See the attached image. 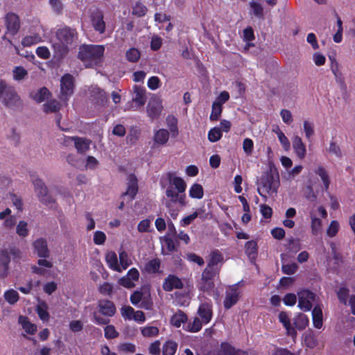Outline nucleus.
Returning <instances> with one entry per match:
<instances>
[{
  "label": "nucleus",
  "mask_w": 355,
  "mask_h": 355,
  "mask_svg": "<svg viewBox=\"0 0 355 355\" xmlns=\"http://www.w3.org/2000/svg\"><path fill=\"white\" fill-rule=\"evenodd\" d=\"M58 42L53 44V47L60 56L65 55L69 51V46L71 45L78 38L75 29L69 27L60 28L56 32Z\"/></svg>",
  "instance_id": "f257e3e1"
},
{
  "label": "nucleus",
  "mask_w": 355,
  "mask_h": 355,
  "mask_svg": "<svg viewBox=\"0 0 355 355\" xmlns=\"http://www.w3.org/2000/svg\"><path fill=\"white\" fill-rule=\"evenodd\" d=\"M104 51L103 45H83L79 48L78 57L86 67L91 68L101 62Z\"/></svg>",
  "instance_id": "f03ea898"
},
{
  "label": "nucleus",
  "mask_w": 355,
  "mask_h": 355,
  "mask_svg": "<svg viewBox=\"0 0 355 355\" xmlns=\"http://www.w3.org/2000/svg\"><path fill=\"white\" fill-rule=\"evenodd\" d=\"M166 196L167 198L166 206L168 209L171 217L175 218L178 216V211L172 209L173 204L179 203L181 206H185L186 195L184 193L175 190L173 187H168L166 189Z\"/></svg>",
  "instance_id": "7ed1b4c3"
},
{
  "label": "nucleus",
  "mask_w": 355,
  "mask_h": 355,
  "mask_svg": "<svg viewBox=\"0 0 355 355\" xmlns=\"http://www.w3.org/2000/svg\"><path fill=\"white\" fill-rule=\"evenodd\" d=\"M130 302L139 308L150 309L153 302L149 288L142 287L140 290L135 291L130 296Z\"/></svg>",
  "instance_id": "20e7f679"
},
{
  "label": "nucleus",
  "mask_w": 355,
  "mask_h": 355,
  "mask_svg": "<svg viewBox=\"0 0 355 355\" xmlns=\"http://www.w3.org/2000/svg\"><path fill=\"white\" fill-rule=\"evenodd\" d=\"M279 182L275 180L272 173H266L262 176L260 180L259 186L258 187L259 193L266 199V194H272L277 192Z\"/></svg>",
  "instance_id": "39448f33"
},
{
  "label": "nucleus",
  "mask_w": 355,
  "mask_h": 355,
  "mask_svg": "<svg viewBox=\"0 0 355 355\" xmlns=\"http://www.w3.org/2000/svg\"><path fill=\"white\" fill-rule=\"evenodd\" d=\"M163 110L162 99L157 96L151 97L146 107L148 116L152 120L157 119Z\"/></svg>",
  "instance_id": "423d86ee"
},
{
  "label": "nucleus",
  "mask_w": 355,
  "mask_h": 355,
  "mask_svg": "<svg viewBox=\"0 0 355 355\" xmlns=\"http://www.w3.org/2000/svg\"><path fill=\"white\" fill-rule=\"evenodd\" d=\"M33 183L37 196L42 202L48 205L55 202V200L48 195V189L42 180L36 178Z\"/></svg>",
  "instance_id": "0eeeda50"
},
{
  "label": "nucleus",
  "mask_w": 355,
  "mask_h": 355,
  "mask_svg": "<svg viewBox=\"0 0 355 355\" xmlns=\"http://www.w3.org/2000/svg\"><path fill=\"white\" fill-rule=\"evenodd\" d=\"M2 103L9 108L19 107L22 105L21 100L15 89L10 87L1 98Z\"/></svg>",
  "instance_id": "6e6552de"
},
{
  "label": "nucleus",
  "mask_w": 355,
  "mask_h": 355,
  "mask_svg": "<svg viewBox=\"0 0 355 355\" xmlns=\"http://www.w3.org/2000/svg\"><path fill=\"white\" fill-rule=\"evenodd\" d=\"M297 295L298 306L304 311H310L313 306V303L315 302V295L308 290H303L298 292Z\"/></svg>",
  "instance_id": "1a4fd4ad"
},
{
  "label": "nucleus",
  "mask_w": 355,
  "mask_h": 355,
  "mask_svg": "<svg viewBox=\"0 0 355 355\" xmlns=\"http://www.w3.org/2000/svg\"><path fill=\"white\" fill-rule=\"evenodd\" d=\"M241 297V291H239L237 285L234 284L229 287L225 293V297L223 302L224 307L230 309L237 303Z\"/></svg>",
  "instance_id": "9d476101"
},
{
  "label": "nucleus",
  "mask_w": 355,
  "mask_h": 355,
  "mask_svg": "<svg viewBox=\"0 0 355 355\" xmlns=\"http://www.w3.org/2000/svg\"><path fill=\"white\" fill-rule=\"evenodd\" d=\"M139 272L135 268H132L128 272L127 275L119 279V284L127 288H132L135 286V282L139 279Z\"/></svg>",
  "instance_id": "9b49d317"
},
{
  "label": "nucleus",
  "mask_w": 355,
  "mask_h": 355,
  "mask_svg": "<svg viewBox=\"0 0 355 355\" xmlns=\"http://www.w3.org/2000/svg\"><path fill=\"white\" fill-rule=\"evenodd\" d=\"M5 21L8 32L15 35L20 28L19 17L13 12H9L6 15Z\"/></svg>",
  "instance_id": "f8f14e48"
},
{
  "label": "nucleus",
  "mask_w": 355,
  "mask_h": 355,
  "mask_svg": "<svg viewBox=\"0 0 355 355\" xmlns=\"http://www.w3.org/2000/svg\"><path fill=\"white\" fill-rule=\"evenodd\" d=\"M73 141L75 148L79 153H85L90 147L92 141L85 137H68L66 141Z\"/></svg>",
  "instance_id": "ddd939ff"
},
{
  "label": "nucleus",
  "mask_w": 355,
  "mask_h": 355,
  "mask_svg": "<svg viewBox=\"0 0 355 355\" xmlns=\"http://www.w3.org/2000/svg\"><path fill=\"white\" fill-rule=\"evenodd\" d=\"M128 188L125 192L123 193L122 197L128 196L129 200H132L138 192L137 178L134 174L128 177Z\"/></svg>",
  "instance_id": "4468645a"
},
{
  "label": "nucleus",
  "mask_w": 355,
  "mask_h": 355,
  "mask_svg": "<svg viewBox=\"0 0 355 355\" xmlns=\"http://www.w3.org/2000/svg\"><path fill=\"white\" fill-rule=\"evenodd\" d=\"M34 252L41 258H48L50 256V251L48 248L47 241L44 239H37L33 243Z\"/></svg>",
  "instance_id": "2eb2a0df"
},
{
  "label": "nucleus",
  "mask_w": 355,
  "mask_h": 355,
  "mask_svg": "<svg viewBox=\"0 0 355 355\" xmlns=\"http://www.w3.org/2000/svg\"><path fill=\"white\" fill-rule=\"evenodd\" d=\"M62 96H70L73 91V77L70 74H65L60 80Z\"/></svg>",
  "instance_id": "dca6fc26"
},
{
  "label": "nucleus",
  "mask_w": 355,
  "mask_h": 355,
  "mask_svg": "<svg viewBox=\"0 0 355 355\" xmlns=\"http://www.w3.org/2000/svg\"><path fill=\"white\" fill-rule=\"evenodd\" d=\"M163 289L166 291H171L173 289H180L183 287V283L178 277L170 275L163 283Z\"/></svg>",
  "instance_id": "f3484780"
},
{
  "label": "nucleus",
  "mask_w": 355,
  "mask_h": 355,
  "mask_svg": "<svg viewBox=\"0 0 355 355\" xmlns=\"http://www.w3.org/2000/svg\"><path fill=\"white\" fill-rule=\"evenodd\" d=\"M99 312L107 317L113 316L116 313V307L114 303L110 300H103L98 302Z\"/></svg>",
  "instance_id": "a211bd4d"
},
{
  "label": "nucleus",
  "mask_w": 355,
  "mask_h": 355,
  "mask_svg": "<svg viewBox=\"0 0 355 355\" xmlns=\"http://www.w3.org/2000/svg\"><path fill=\"white\" fill-rule=\"evenodd\" d=\"M168 179L169 182L168 187H173V189L181 193L185 192L187 184L182 178L175 176L172 173H168Z\"/></svg>",
  "instance_id": "6ab92c4d"
},
{
  "label": "nucleus",
  "mask_w": 355,
  "mask_h": 355,
  "mask_svg": "<svg viewBox=\"0 0 355 355\" xmlns=\"http://www.w3.org/2000/svg\"><path fill=\"white\" fill-rule=\"evenodd\" d=\"M132 101L137 104L138 107L143 106L146 101V89L138 85L133 87Z\"/></svg>",
  "instance_id": "aec40b11"
},
{
  "label": "nucleus",
  "mask_w": 355,
  "mask_h": 355,
  "mask_svg": "<svg viewBox=\"0 0 355 355\" xmlns=\"http://www.w3.org/2000/svg\"><path fill=\"white\" fill-rule=\"evenodd\" d=\"M293 148L297 155V157L300 159H302L305 157L306 155V147L303 144L301 137L297 135H295L293 138Z\"/></svg>",
  "instance_id": "412c9836"
},
{
  "label": "nucleus",
  "mask_w": 355,
  "mask_h": 355,
  "mask_svg": "<svg viewBox=\"0 0 355 355\" xmlns=\"http://www.w3.org/2000/svg\"><path fill=\"white\" fill-rule=\"evenodd\" d=\"M279 320L283 324L284 327L286 329V334L288 336H292L293 338H295L297 336V332L295 329L291 327L290 319L286 312H281L279 314Z\"/></svg>",
  "instance_id": "4be33fe9"
},
{
  "label": "nucleus",
  "mask_w": 355,
  "mask_h": 355,
  "mask_svg": "<svg viewBox=\"0 0 355 355\" xmlns=\"http://www.w3.org/2000/svg\"><path fill=\"white\" fill-rule=\"evenodd\" d=\"M51 95V92L45 87H42L35 92H33L30 94L31 97L37 103H40L46 99H48Z\"/></svg>",
  "instance_id": "5701e85b"
},
{
  "label": "nucleus",
  "mask_w": 355,
  "mask_h": 355,
  "mask_svg": "<svg viewBox=\"0 0 355 355\" xmlns=\"http://www.w3.org/2000/svg\"><path fill=\"white\" fill-rule=\"evenodd\" d=\"M169 139V132L166 129H159L155 132L153 141L155 144L164 146Z\"/></svg>",
  "instance_id": "b1692460"
},
{
  "label": "nucleus",
  "mask_w": 355,
  "mask_h": 355,
  "mask_svg": "<svg viewBox=\"0 0 355 355\" xmlns=\"http://www.w3.org/2000/svg\"><path fill=\"white\" fill-rule=\"evenodd\" d=\"M162 243V248H166L168 253L173 252L177 250V243L173 240V237L171 236L170 234H166L164 236L160 238Z\"/></svg>",
  "instance_id": "393cba45"
},
{
  "label": "nucleus",
  "mask_w": 355,
  "mask_h": 355,
  "mask_svg": "<svg viewBox=\"0 0 355 355\" xmlns=\"http://www.w3.org/2000/svg\"><path fill=\"white\" fill-rule=\"evenodd\" d=\"M198 313L204 323H208L212 316L211 307L209 304H202L200 306Z\"/></svg>",
  "instance_id": "a878e982"
},
{
  "label": "nucleus",
  "mask_w": 355,
  "mask_h": 355,
  "mask_svg": "<svg viewBox=\"0 0 355 355\" xmlns=\"http://www.w3.org/2000/svg\"><path fill=\"white\" fill-rule=\"evenodd\" d=\"M105 260L108 266L114 271L121 272L120 266L116 254L114 252H109L105 256Z\"/></svg>",
  "instance_id": "bb28decb"
},
{
  "label": "nucleus",
  "mask_w": 355,
  "mask_h": 355,
  "mask_svg": "<svg viewBox=\"0 0 355 355\" xmlns=\"http://www.w3.org/2000/svg\"><path fill=\"white\" fill-rule=\"evenodd\" d=\"M223 254L217 250H214L209 255V259L207 266L211 268H218V265L223 262Z\"/></svg>",
  "instance_id": "cd10ccee"
},
{
  "label": "nucleus",
  "mask_w": 355,
  "mask_h": 355,
  "mask_svg": "<svg viewBox=\"0 0 355 355\" xmlns=\"http://www.w3.org/2000/svg\"><path fill=\"white\" fill-rule=\"evenodd\" d=\"M218 355H247V354L243 351L236 350L227 343H223Z\"/></svg>",
  "instance_id": "c85d7f7f"
},
{
  "label": "nucleus",
  "mask_w": 355,
  "mask_h": 355,
  "mask_svg": "<svg viewBox=\"0 0 355 355\" xmlns=\"http://www.w3.org/2000/svg\"><path fill=\"white\" fill-rule=\"evenodd\" d=\"M286 256L285 254H281L282 261V270L286 275H293L297 272L298 266L295 263H285V257Z\"/></svg>",
  "instance_id": "c756f323"
},
{
  "label": "nucleus",
  "mask_w": 355,
  "mask_h": 355,
  "mask_svg": "<svg viewBox=\"0 0 355 355\" xmlns=\"http://www.w3.org/2000/svg\"><path fill=\"white\" fill-rule=\"evenodd\" d=\"M61 109L60 103L56 99L48 101L43 105V111L45 113L57 112Z\"/></svg>",
  "instance_id": "7c9ffc66"
},
{
  "label": "nucleus",
  "mask_w": 355,
  "mask_h": 355,
  "mask_svg": "<svg viewBox=\"0 0 355 355\" xmlns=\"http://www.w3.org/2000/svg\"><path fill=\"white\" fill-rule=\"evenodd\" d=\"M48 305L45 302H40L35 308L39 318L42 321H48L49 320L50 315L48 312Z\"/></svg>",
  "instance_id": "2f4dec72"
},
{
  "label": "nucleus",
  "mask_w": 355,
  "mask_h": 355,
  "mask_svg": "<svg viewBox=\"0 0 355 355\" xmlns=\"http://www.w3.org/2000/svg\"><path fill=\"white\" fill-rule=\"evenodd\" d=\"M92 96H94V99L96 101L95 103L100 105H105L107 102V97L105 95V93L99 88H93Z\"/></svg>",
  "instance_id": "473e14b6"
},
{
  "label": "nucleus",
  "mask_w": 355,
  "mask_h": 355,
  "mask_svg": "<svg viewBox=\"0 0 355 355\" xmlns=\"http://www.w3.org/2000/svg\"><path fill=\"white\" fill-rule=\"evenodd\" d=\"M313 323L315 328L320 329L322 327V311L320 306H315L312 311Z\"/></svg>",
  "instance_id": "72a5a7b5"
},
{
  "label": "nucleus",
  "mask_w": 355,
  "mask_h": 355,
  "mask_svg": "<svg viewBox=\"0 0 355 355\" xmlns=\"http://www.w3.org/2000/svg\"><path fill=\"white\" fill-rule=\"evenodd\" d=\"M293 324L295 328L297 329L298 330H303L309 324V318L306 315L303 313H299L293 319Z\"/></svg>",
  "instance_id": "f704fd0d"
},
{
  "label": "nucleus",
  "mask_w": 355,
  "mask_h": 355,
  "mask_svg": "<svg viewBox=\"0 0 355 355\" xmlns=\"http://www.w3.org/2000/svg\"><path fill=\"white\" fill-rule=\"evenodd\" d=\"M19 323L22 326L23 329L29 334H34L37 331V327L29 322L28 319L25 316H19Z\"/></svg>",
  "instance_id": "c9c22d12"
},
{
  "label": "nucleus",
  "mask_w": 355,
  "mask_h": 355,
  "mask_svg": "<svg viewBox=\"0 0 355 355\" xmlns=\"http://www.w3.org/2000/svg\"><path fill=\"white\" fill-rule=\"evenodd\" d=\"M119 264L120 266L121 272L123 270H125V269H127L128 267L130 266L132 263L130 257H129L128 253L126 252H125L124 250H122L119 252Z\"/></svg>",
  "instance_id": "e433bc0d"
},
{
  "label": "nucleus",
  "mask_w": 355,
  "mask_h": 355,
  "mask_svg": "<svg viewBox=\"0 0 355 355\" xmlns=\"http://www.w3.org/2000/svg\"><path fill=\"white\" fill-rule=\"evenodd\" d=\"M92 25L96 31L101 33H104L105 24L103 21V17L101 14H97L93 17Z\"/></svg>",
  "instance_id": "4c0bfd02"
},
{
  "label": "nucleus",
  "mask_w": 355,
  "mask_h": 355,
  "mask_svg": "<svg viewBox=\"0 0 355 355\" xmlns=\"http://www.w3.org/2000/svg\"><path fill=\"white\" fill-rule=\"evenodd\" d=\"M187 320V317L186 314H184L182 311H180L172 316L171 319V323L172 325L176 327H179L181 326L182 323H184Z\"/></svg>",
  "instance_id": "58836bf2"
},
{
  "label": "nucleus",
  "mask_w": 355,
  "mask_h": 355,
  "mask_svg": "<svg viewBox=\"0 0 355 355\" xmlns=\"http://www.w3.org/2000/svg\"><path fill=\"white\" fill-rule=\"evenodd\" d=\"M204 191L201 184H194L189 189V196L193 198L201 199L203 197Z\"/></svg>",
  "instance_id": "ea45409f"
},
{
  "label": "nucleus",
  "mask_w": 355,
  "mask_h": 355,
  "mask_svg": "<svg viewBox=\"0 0 355 355\" xmlns=\"http://www.w3.org/2000/svg\"><path fill=\"white\" fill-rule=\"evenodd\" d=\"M304 344L306 347L313 349L318 345L315 335L312 331H308L304 334Z\"/></svg>",
  "instance_id": "a19ab883"
},
{
  "label": "nucleus",
  "mask_w": 355,
  "mask_h": 355,
  "mask_svg": "<svg viewBox=\"0 0 355 355\" xmlns=\"http://www.w3.org/2000/svg\"><path fill=\"white\" fill-rule=\"evenodd\" d=\"M178 347V344L173 340H168L162 347L163 355H174Z\"/></svg>",
  "instance_id": "79ce46f5"
},
{
  "label": "nucleus",
  "mask_w": 355,
  "mask_h": 355,
  "mask_svg": "<svg viewBox=\"0 0 355 355\" xmlns=\"http://www.w3.org/2000/svg\"><path fill=\"white\" fill-rule=\"evenodd\" d=\"M273 131L276 132L283 148L285 150H288L291 147V144L288 139L285 136L284 133L279 128V127H277L275 130H273Z\"/></svg>",
  "instance_id": "37998d69"
},
{
  "label": "nucleus",
  "mask_w": 355,
  "mask_h": 355,
  "mask_svg": "<svg viewBox=\"0 0 355 355\" xmlns=\"http://www.w3.org/2000/svg\"><path fill=\"white\" fill-rule=\"evenodd\" d=\"M315 173L320 177L324 185L325 190H327L330 184V180L327 171L324 167L320 166L315 171Z\"/></svg>",
  "instance_id": "c03bdc74"
},
{
  "label": "nucleus",
  "mask_w": 355,
  "mask_h": 355,
  "mask_svg": "<svg viewBox=\"0 0 355 355\" xmlns=\"http://www.w3.org/2000/svg\"><path fill=\"white\" fill-rule=\"evenodd\" d=\"M245 252L250 259H254L257 252V244L254 241H248L245 245Z\"/></svg>",
  "instance_id": "a18cd8bd"
},
{
  "label": "nucleus",
  "mask_w": 355,
  "mask_h": 355,
  "mask_svg": "<svg viewBox=\"0 0 355 355\" xmlns=\"http://www.w3.org/2000/svg\"><path fill=\"white\" fill-rule=\"evenodd\" d=\"M250 6L254 16L260 19L263 18V8L259 3L252 1L250 2Z\"/></svg>",
  "instance_id": "49530a36"
},
{
  "label": "nucleus",
  "mask_w": 355,
  "mask_h": 355,
  "mask_svg": "<svg viewBox=\"0 0 355 355\" xmlns=\"http://www.w3.org/2000/svg\"><path fill=\"white\" fill-rule=\"evenodd\" d=\"M12 74L14 80L21 81L28 76V71L23 67L17 66L13 69Z\"/></svg>",
  "instance_id": "de8ad7c7"
},
{
  "label": "nucleus",
  "mask_w": 355,
  "mask_h": 355,
  "mask_svg": "<svg viewBox=\"0 0 355 355\" xmlns=\"http://www.w3.org/2000/svg\"><path fill=\"white\" fill-rule=\"evenodd\" d=\"M177 119L173 116H168L166 118V123L168 126L173 137H176L178 134L177 127Z\"/></svg>",
  "instance_id": "09e8293b"
},
{
  "label": "nucleus",
  "mask_w": 355,
  "mask_h": 355,
  "mask_svg": "<svg viewBox=\"0 0 355 355\" xmlns=\"http://www.w3.org/2000/svg\"><path fill=\"white\" fill-rule=\"evenodd\" d=\"M5 300L10 304H15L19 298L18 293L14 289H10L4 293Z\"/></svg>",
  "instance_id": "8fccbe9b"
},
{
  "label": "nucleus",
  "mask_w": 355,
  "mask_h": 355,
  "mask_svg": "<svg viewBox=\"0 0 355 355\" xmlns=\"http://www.w3.org/2000/svg\"><path fill=\"white\" fill-rule=\"evenodd\" d=\"M160 260L158 259H154L149 261L146 265V270L148 272L155 273L159 271L160 268Z\"/></svg>",
  "instance_id": "3c124183"
},
{
  "label": "nucleus",
  "mask_w": 355,
  "mask_h": 355,
  "mask_svg": "<svg viewBox=\"0 0 355 355\" xmlns=\"http://www.w3.org/2000/svg\"><path fill=\"white\" fill-rule=\"evenodd\" d=\"M41 41V37L38 34H34L33 35H29L25 37L22 41L21 44L24 46H30L31 45L35 44Z\"/></svg>",
  "instance_id": "603ef678"
},
{
  "label": "nucleus",
  "mask_w": 355,
  "mask_h": 355,
  "mask_svg": "<svg viewBox=\"0 0 355 355\" xmlns=\"http://www.w3.org/2000/svg\"><path fill=\"white\" fill-rule=\"evenodd\" d=\"M125 57L129 62H136L140 58V52L135 48H131L126 51Z\"/></svg>",
  "instance_id": "864d4df0"
},
{
  "label": "nucleus",
  "mask_w": 355,
  "mask_h": 355,
  "mask_svg": "<svg viewBox=\"0 0 355 355\" xmlns=\"http://www.w3.org/2000/svg\"><path fill=\"white\" fill-rule=\"evenodd\" d=\"M219 270L220 268H211L209 266H207L202 273V277H203L204 279H209L212 280L213 277L218 274Z\"/></svg>",
  "instance_id": "5fc2aeb1"
},
{
  "label": "nucleus",
  "mask_w": 355,
  "mask_h": 355,
  "mask_svg": "<svg viewBox=\"0 0 355 355\" xmlns=\"http://www.w3.org/2000/svg\"><path fill=\"white\" fill-rule=\"evenodd\" d=\"M222 112V105L220 103H214L212 105V110L210 115V120L211 121H217Z\"/></svg>",
  "instance_id": "6e6d98bb"
},
{
  "label": "nucleus",
  "mask_w": 355,
  "mask_h": 355,
  "mask_svg": "<svg viewBox=\"0 0 355 355\" xmlns=\"http://www.w3.org/2000/svg\"><path fill=\"white\" fill-rule=\"evenodd\" d=\"M214 286V284L212 280L208 279H204L203 277H201L200 280L198 283V287L200 290L204 291H208L211 290Z\"/></svg>",
  "instance_id": "4d7b16f0"
},
{
  "label": "nucleus",
  "mask_w": 355,
  "mask_h": 355,
  "mask_svg": "<svg viewBox=\"0 0 355 355\" xmlns=\"http://www.w3.org/2000/svg\"><path fill=\"white\" fill-rule=\"evenodd\" d=\"M222 137V132L219 128H211L208 132V139L211 142L218 141Z\"/></svg>",
  "instance_id": "13d9d810"
},
{
  "label": "nucleus",
  "mask_w": 355,
  "mask_h": 355,
  "mask_svg": "<svg viewBox=\"0 0 355 355\" xmlns=\"http://www.w3.org/2000/svg\"><path fill=\"white\" fill-rule=\"evenodd\" d=\"M311 230L313 234H317L321 230V220L318 218L313 213L311 214Z\"/></svg>",
  "instance_id": "bf43d9fd"
},
{
  "label": "nucleus",
  "mask_w": 355,
  "mask_h": 355,
  "mask_svg": "<svg viewBox=\"0 0 355 355\" xmlns=\"http://www.w3.org/2000/svg\"><path fill=\"white\" fill-rule=\"evenodd\" d=\"M202 328V322L199 318H195L193 320L187 325V330L191 332H198Z\"/></svg>",
  "instance_id": "052dcab7"
},
{
  "label": "nucleus",
  "mask_w": 355,
  "mask_h": 355,
  "mask_svg": "<svg viewBox=\"0 0 355 355\" xmlns=\"http://www.w3.org/2000/svg\"><path fill=\"white\" fill-rule=\"evenodd\" d=\"M159 329L157 327L148 326L141 329V334L145 337H151L157 335Z\"/></svg>",
  "instance_id": "680f3d73"
},
{
  "label": "nucleus",
  "mask_w": 355,
  "mask_h": 355,
  "mask_svg": "<svg viewBox=\"0 0 355 355\" xmlns=\"http://www.w3.org/2000/svg\"><path fill=\"white\" fill-rule=\"evenodd\" d=\"M27 223L24 220H21L19 222L17 226V234L22 237H25L28 234V230L27 228Z\"/></svg>",
  "instance_id": "e2e57ef3"
},
{
  "label": "nucleus",
  "mask_w": 355,
  "mask_h": 355,
  "mask_svg": "<svg viewBox=\"0 0 355 355\" xmlns=\"http://www.w3.org/2000/svg\"><path fill=\"white\" fill-rule=\"evenodd\" d=\"M10 253L8 250H4L0 252V262L4 267L5 271L8 268V264L10 263Z\"/></svg>",
  "instance_id": "0e129e2a"
},
{
  "label": "nucleus",
  "mask_w": 355,
  "mask_h": 355,
  "mask_svg": "<svg viewBox=\"0 0 355 355\" xmlns=\"http://www.w3.org/2000/svg\"><path fill=\"white\" fill-rule=\"evenodd\" d=\"M105 337L107 339L115 338L119 336V333L113 325H107L105 327Z\"/></svg>",
  "instance_id": "69168bd1"
},
{
  "label": "nucleus",
  "mask_w": 355,
  "mask_h": 355,
  "mask_svg": "<svg viewBox=\"0 0 355 355\" xmlns=\"http://www.w3.org/2000/svg\"><path fill=\"white\" fill-rule=\"evenodd\" d=\"M147 12V8L141 3H137L133 7L132 13L133 15L139 17L145 15Z\"/></svg>",
  "instance_id": "338daca9"
},
{
  "label": "nucleus",
  "mask_w": 355,
  "mask_h": 355,
  "mask_svg": "<svg viewBox=\"0 0 355 355\" xmlns=\"http://www.w3.org/2000/svg\"><path fill=\"white\" fill-rule=\"evenodd\" d=\"M99 292L103 295H110L112 293L113 286L108 282H105L98 288Z\"/></svg>",
  "instance_id": "774afa93"
}]
</instances>
